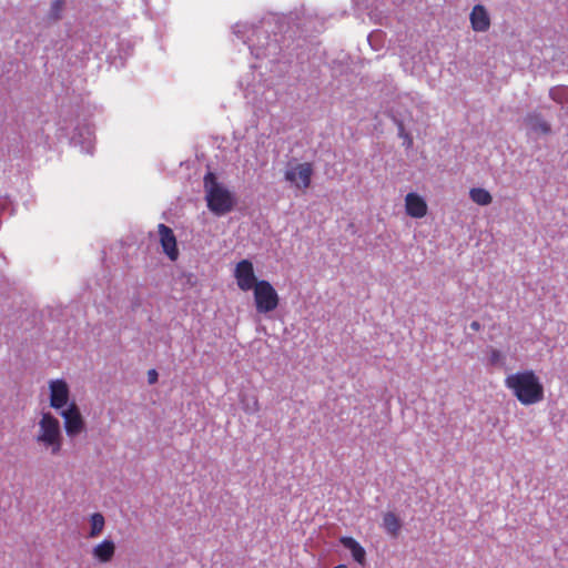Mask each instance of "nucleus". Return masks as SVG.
Masks as SVG:
<instances>
[{"label": "nucleus", "instance_id": "1", "mask_svg": "<svg viewBox=\"0 0 568 568\" xmlns=\"http://www.w3.org/2000/svg\"><path fill=\"white\" fill-rule=\"evenodd\" d=\"M505 386L524 406L535 405L545 397L544 385L532 369H525L507 375Z\"/></svg>", "mask_w": 568, "mask_h": 568}, {"label": "nucleus", "instance_id": "2", "mask_svg": "<svg viewBox=\"0 0 568 568\" xmlns=\"http://www.w3.org/2000/svg\"><path fill=\"white\" fill-rule=\"evenodd\" d=\"M36 442L53 456L61 453L63 436L58 418L51 413H43L41 415L38 423Z\"/></svg>", "mask_w": 568, "mask_h": 568}, {"label": "nucleus", "instance_id": "3", "mask_svg": "<svg viewBox=\"0 0 568 568\" xmlns=\"http://www.w3.org/2000/svg\"><path fill=\"white\" fill-rule=\"evenodd\" d=\"M207 207L216 215L229 213L234 205L231 193L222 187L214 173L207 172L204 176Z\"/></svg>", "mask_w": 568, "mask_h": 568}, {"label": "nucleus", "instance_id": "4", "mask_svg": "<svg viewBox=\"0 0 568 568\" xmlns=\"http://www.w3.org/2000/svg\"><path fill=\"white\" fill-rule=\"evenodd\" d=\"M255 307L258 313H270L277 308L280 297L272 284L265 280L257 282L253 288Z\"/></svg>", "mask_w": 568, "mask_h": 568}, {"label": "nucleus", "instance_id": "5", "mask_svg": "<svg viewBox=\"0 0 568 568\" xmlns=\"http://www.w3.org/2000/svg\"><path fill=\"white\" fill-rule=\"evenodd\" d=\"M314 173L313 164L310 162L288 164L284 178L298 190H306L311 186Z\"/></svg>", "mask_w": 568, "mask_h": 568}, {"label": "nucleus", "instance_id": "6", "mask_svg": "<svg viewBox=\"0 0 568 568\" xmlns=\"http://www.w3.org/2000/svg\"><path fill=\"white\" fill-rule=\"evenodd\" d=\"M60 415L63 418L64 430L69 437H75L84 430V419L74 402L70 403L65 409H62Z\"/></svg>", "mask_w": 568, "mask_h": 568}, {"label": "nucleus", "instance_id": "7", "mask_svg": "<svg viewBox=\"0 0 568 568\" xmlns=\"http://www.w3.org/2000/svg\"><path fill=\"white\" fill-rule=\"evenodd\" d=\"M234 277L240 290L244 292L253 290L258 282L254 273L253 263L248 260H242L236 264Z\"/></svg>", "mask_w": 568, "mask_h": 568}, {"label": "nucleus", "instance_id": "8", "mask_svg": "<svg viewBox=\"0 0 568 568\" xmlns=\"http://www.w3.org/2000/svg\"><path fill=\"white\" fill-rule=\"evenodd\" d=\"M50 406L57 410L67 406L70 397V389L65 381L53 379L49 382Z\"/></svg>", "mask_w": 568, "mask_h": 568}, {"label": "nucleus", "instance_id": "9", "mask_svg": "<svg viewBox=\"0 0 568 568\" xmlns=\"http://www.w3.org/2000/svg\"><path fill=\"white\" fill-rule=\"evenodd\" d=\"M158 232L163 252L171 261H176L179 257V248L173 230L161 223L158 225Z\"/></svg>", "mask_w": 568, "mask_h": 568}, {"label": "nucleus", "instance_id": "10", "mask_svg": "<svg viewBox=\"0 0 568 568\" xmlns=\"http://www.w3.org/2000/svg\"><path fill=\"white\" fill-rule=\"evenodd\" d=\"M406 214L414 219H422L427 214V204L417 193L410 192L405 197Z\"/></svg>", "mask_w": 568, "mask_h": 568}, {"label": "nucleus", "instance_id": "11", "mask_svg": "<svg viewBox=\"0 0 568 568\" xmlns=\"http://www.w3.org/2000/svg\"><path fill=\"white\" fill-rule=\"evenodd\" d=\"M470 24L476 32H486L490 28V18L483 4H476L469 16Z\"/></svg>", "mask_w": 568, "mask_h": 568}, {"label": "nucleus", "instance_id": "12", "mask_svg": "<svg viewBox=\"0 0 568 568\" xmlns=\"http://www.w3.org/2000/svg\"><path fill=\"white\" fill-rule=\"evenodd\" d=\"M115 554V544L111 539H104L92 549V556L99 562L105 564L112 560Z\"/></svg>", "mask_w": 568, "mask_h": 568}, {"label": "nucleus", "instance_id": "13", "mask_svg": "<svg viewBox=\"0 0 568 568\" xmlns=\"http://www.w3.org/2000/svg\"><path fill=\"white\" fill-rule=\"evenodd\" d=\"M339 542L351 551L353 559L364 566L366 562V551L364 547L353 537H341Z\"/></svg>", "mask_w": 568, "mask_h": 568}, {"label": "nucleus", "instance_id": "14", "mask_svg": "<svg viewBox=\"0 0 568 568\" xmlns=\"http://www.w3.org/2000/svg\"><path fill=\"white\" fill-rule=\"evenodd\" d=\"M383 526L389 535L396 537L400 529V520L394 513L388 511L383 517Z\"/></svg>", "mask_w": 568, "mask_h": 568}, {"label": "nucleus", "instance_id": "15", "mask_svg": "<svg viewBox=\"0 0 568 568\" xmlns=\"http://www.w3.org/2000/svg\"><path fill=\"white\" fill-rule=\"evenodd\" d=\"M90 526H91V529H90L88 537L97 538L98 536H100L105 526V519H104L103 515L100 513H94L93 515H91Z\"/></svg>", "mask_w": 568, "mask_h": 568}, {"label": "nucleus", "instance_id": "16", "mask_svg": "<svg viewBox=\"0 0 568 568\" xmlns=\"http://www.w3.org/2000/svg\"><path fill=\"white\" fill-rule=\"evenodd\" d=\"M469 196L471 201L478 205H488L493 201L490 193L481 187L471 189L469 192Z\"/></svg>", "mask_w": 568, "mask_h": 568}, {"label": "nucleus", "instance_id": "17", "mask_svg": "<svg viewBox=\"0 0 568 568\" xmlns=\"http://www.w3.org/2000/svg\"><path fill=\"white\" fill-rule=\"evenodd\" d=\"M63 8H64L63 0H53V2L51 3L50 13H49L50 18L53 21L59 20L61 18Z\"/></svg>", "mask_w": 568, "mask_h": 568}, {"label": "nucleus", "instance_id": "18", "mask_svg": "<svg viewBox=\"0 0 568 568\" xmlns=\"http://www.w3.org/2000/svg\"><path fill=\"white\" fill-rule=\"evenodd\" d=\"M488 362L491 366H503L504 365L503 353L496 348H490Z\"/></svg>", "mask_w": 568, "mask_h": 568}, {"label": "nucleus", "instance_id": "19", "mask_svg": "<svg viewBox=\"0 0 568 568\" xmlns=\"http://www.w3.org/2000/svg\"><path fill=\"white\" fill-rule=\"evenodd\" d=\"M245 412L246 413H256L258 409H260V404H258V400L256 397H253L252 398V403L247 404L245 407H244Z\"/></svg>", "mask_w": 568, "mask_h": 568}, {"label": "nucleus", "instance_id": "20", "mask_svg": "<svg viewBox=\"0 0 568 568\" xmlns=\"http://www.w3.org/2000/svg\"><path fill=\"white\" fill-rule=\"evenodd\" d=\"M158 372L155 369H150L148 372V382L149 384H155L158 382Z\"/></svg>", "mask_w": 568, "mask_h": 568}, {"label": "nucleus", "instance_id": "21", "mask_svg": "<svg viewBox=\"0 0 568 568\" xmlns=\"http://www.w3.org/2000/svg\"><path fill=\"white\" fill-rule=\"evenodd\" d=\"M470 328L474 329V331H479L480 329L479 322H477V321L471 322L470 323Z\"/></svg>", "mask_w": 568, "mask_h": 568}, {"label": "nucleus", "instance_id": "22", "mask_svg": "<svg viewBox=\"0 0 568 568\" xmlns=\"http://www.w3.org/2000/svg\"><path fill=\"white\" fill-rule=\"evenodd\" d=\"M540 129H541V130H542V132H545V133L549 132V130H550L549 125H548L546 122H542V123L540 124Z\"/></svg>", "mask_w": 568, "mask_h": 568}, {"label": "nucleus", "instance_id": "23", "mask_svg": "<svg viewBox=\"0 0 568 568\" xmlns=\"http://www.w3.org/2000/svg\"><path fill=\"white\" fill-rule=\"evenodd\" d=\"M333 568H347V566L346 565H337V566H335Z\"/></svg>", "mask_w": 568, "mask_h": 568}]
</instances>
